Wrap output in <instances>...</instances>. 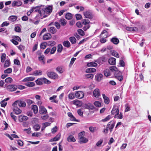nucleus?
<instances>
[{"mask_svg": "<svg viewBox=\"0 0 151 151\" xmlns=\"http://www.w3.org/2000/svg\"><path fill=\"white\" fill-rule=\"evenodd\" d=\"M73 104L77 106H81L82 104V102L77 100H75L72 101Z\"/></svg>", "mask_w": 151, "mask_h": 151, "instance_id": "nucleus-16", "label": "nucleus"}, {"mask_svg": "<svg viewBox=\"0 0 151 151\" xmlns=\"http://www.w3.org/2000/svg\"><path fill=\"white\" fill-rule=\"evenodd\" d=\"M57 96H56L54 95L52 96L50 98V100L51 101V102H54L55 103H57L58 101L55 100Z\"/></svg>", "mask_w": 151, "mask_h": 151, "instance_id": "nucleus-40", "label": "nucleus"}, {"mask_svg": "<svg viewBox=\"0 0 151 151\" xmlns=\"http://www.w3.org/2000/svg\"><path fill=\"white\" fill-rule=\"evenodd\" d=\"M102 96L105 103L106 104H108L109 102V98L106 96L104 94H102Z\"/></svg>", "mask_w": 151, "mask_h": 151, "instance_id": "nucleus-24", "label": "nucleus"}, {"mask_svg": "<svg viewBox=\"0 0 151 151\" xmlns=\"http://www.w3.org/2000/svg\"><path fill=\"white\" fill-rule=\"evenodd\" d=\"M47 112V110L44 106H41L40 107L39 113L40 114H45Z\"/></svg>", "mask_w": 151, "mask_h": 151, "instance_id": "nucleus-11", "label": "nucleus"}, {"mask_svg": "<svg viewBox=\"0 0 151 151\" xmlns=\"http://www.w3.org/2000/svg\"><path fill=\"white\" fill-rule=\"evenodd\" d=\"M32 109L33 110L34 113L35 114H37L38 111V109L37 106L36 105H32Z\"/></svg>", "mask_w": 151, "mask_h": 151, "instance_id": "nucleus-26", "label": "nucleus"}, {"mask_svg": "<svg viewBox=\"0 0 151 151\" xmlns=\"http://www.w3.org/2000/svg\"><path fill=\"white\" fill-rule=\"evenodd\" d=\"M61 25L63 26L65 25L66 24V21L64 19L62 18L59 21Z\"/></svg>", "mask_w": 151, "mask_h": 151, "instance_id": "nucleus-42", "label": "nucleus"}, {"mask_svg": "<svg viewBox=\"0 0 151 151\" xmlns=\"http://www.w3.org/2000/svg\"><path fill=\"white\" fill-rule=\"evenodd\" d=\"M47 75L49 77L54 79H57L58 77V74L53 72H47Z\"/></svg>", "mask_w": 151, "mask_h": 151, "instance_id": "nucleus-3", "label": "nucleus"}, {"mask_svg": "<svg viewBox=\"0 0 151 151\" xmlns=\"http://www.w3.org/2000/svg\"><path fill=\"white\" fill-rule=\"evenodd\" d=\"M115 78L120 81H121L123 79V77L122 76H119L118 75L115 74Z\"/></svg>", "mask_w": 151, "mask_h": 151, "instance_id": "nucleus-52", "label": "nucleus"}, {"mask_svg": "<svg viewBox=\"0 0 151 151\" xmlns=\"http://www.w3.org/2000/svg\"><path fill=\"white\" fill-rule=\"evenodd\" d=\"M96 69L93 68H89L87 69L86 70V73H94L96 71Z\"/></svg>", "mask_w": 151, "mask_h": 151, "instance_id": "nucleus-27", "label": "nucleus"}, {"mask_svg": "<svg viewBox=\"0 0 151 151\" xmlns=\"http://www.w3.org/2000/svg\"><path fill=\"white\" fill-rule=\"evenodd\" d=\"M12 69L11 68H9L4 71V73H5L9 74L12 73Z\"/></svg>", "mask_w": 151, "mask_h": 151, "instance_id": "nucleus-51", "label": "nucleus"}, {"mask_svg": "<svg viewBox=\"0 0 151 151\" xmlns=\"http://www.w3.org/2000/svg\"><path fill=\"white\" fill-rule=\"evenodd\" d=\"M36 84L38 85H40L43 84L42 78H38L36 81Z\"/></svg>", "mask_w": 151, "mask_h": 151, "instance_id": "nucleus-31", "label": "nucleus"}, {"mask_svg": "<svg viewBox=\"0 0 151 151\" xmlns=\"http://www.w3.org/2000/svg\"><path fill=\"white\" fill-rule=\"evenodd\" d=\"M39 60L42 62V63L43 64H45V61L44 60L45 59V57L44 55L41 56L39 57Z\"/></svg>", "mask_w": 151, "mask_h": 151, "instance_id": "nucleus-50", "label": "nucleus"}, {"mask_svg": "<svg viewBox=\"0 0 151 151\" xmlns=\"http://www.w3.org/2000/svg\"><path fill=\"white\" fill-rule=\"evenodd\" d=\"M6 58V55L5 53H2L1 58V62L2 63L4 62Z\"/></svg>", "mask_w": 151, "mask_h": 151, "instance_id": "nucleus-48", "label": "nucleus"}, {"mask_svg": "<svg viewBox=\"0 0 151 151\" xmlns=\"http://www.w3.org/2000/svg\"><path fill=\"white\" fill-rule=\"evenodd\" d=\"M48 32L52 34H55L57 32V30L53 27H50L47 28Z\"/></svg>", "mask_w": 151, "mask_h": 151, "instance_id": "nucleus-13", "label": "nucleus"}, {"mask_svg": "<svg viewBox=\"0 0 151 151\" xmlns=\"http://www.w3.org/2000/svg\"><path fill=\"white\" fill-rule=\"evenodd\" d=\"M42 81H43V84L44 83H46V84H49L50 83V81L46 79L45 78H42Z\"/></svg>", "mask_w": 151, "mask_h": 151, "instance_id": "nucleus-60", "label": "nucleus"}, {"mask_svg": "<svg viewBox=\"0 0 151 151\" xmlns=\"http://www.w3.org/2000/svg\"><path fill=\"white\" fill-rule=\"evenodd\" d=\"M13 110L17 114H19L22 112V110L17 108H13Z\"/></svg>", "mask_w": 151, "mask_h": 151, "instance_id": "nucleus-30", "label": "nucleus"}, {"mask_svg": "<svg viewBox=\"0 0 151 151\" xmlns=\"http://www.w3.org/2000/svg\"><path fill=\"white\" fill-rule=\"evenodd\" d=\"M69 40L72 44H74L76 43V40L74 37H70Z\"/></svg>", "mask_w": 151, "mask_h": 151, "instance_id": "nucleus-41", "label": "nucleus"}, {"mask_svg": "<svg viewBox=\"0 0 151 151\" xmlns=\"http://www.w3.org/2000/svg\"><path fill=\"white\" fill-rule=\"evenodd\" d=\"M51 37V35L50 33H48L44 35L43 39L44 40H47L50 39Z\"/></svg>", "mask_w": 151, "mask_h": 151, "instance_id": "nucleus-19", "label": "nucleus"}, {"mask_svg": "<svg viewBox=\"0 0 151 151\" xmlns=\"http://www.w3.org/2000/svg\"><path fill=\"white\" fill-rule=\"evenodd\" d=\"M65 17L68 19H70L72 18V14L70 13H67L65 15Z\"/></svg>", "mask_w": 151, "mask_h": 151, "instance_id": "nucleus-57", "label": "nucleus"}, {"mask_svg": "<svg viewBox=\"0 0 151 151\" xmlns=\"http://www.w3.org/2000/svg\"><path fill=\"white\" fill-rule=\"evenodd\" d=\"M114 122L113 121H111L108 123L107 126L106 128H109L111 131L114 127Z\"/></svg>", "mask_w": 151, "mask_h": 151, "instance_id": "nucleus-12", "label": "nucleus"}, {"mask_svg": "<svg viewBox=\"0 0 151 151\" xmlns=\"http://www.w3.org/2000/svg\"><path fill=\"white\" fill-rule=\"evenodd\" d=\"M1 106L2 107H4L6 106L7 104V102L4 100L2 101L1 103Z\"/></svg>", "mask_w": 151, "mask_h": 151, "instance_id": "nucleus-62", "label": "nucleus"}, {"mask_svg": "<svg viewBox=\"0 0 151 151\" xmlns=\"http://www.w3.org/2000/svg\"><path fill=\"white\" fill-rule=\"evenodd\" d=\"M40 126L38 124L35 125L33 127V128L36 131L39 130L40 129Z\"/></svg>", "mask_w": 151, "mask_h": 151, "instance_id": "nucleus-54", "label": "nucleus"}, {"mask_svg": "<svg viewBox=\"0 0 151 151\" xmlns=\"http://www.w3.org/2000/svg\"><path fill=\"white\" fill-rule=\"evenodd\" d=\"M10 64L9 60H6L5 62L4 67L5 68H7L9 67Z\"/></svg>", "mask_w": 151, "mask_h": 151, "instance_id": "nucleus-44", "label": "nucleus"}, {"mask_svg": "<svg viewBox=\"0 0 151 151\" xmlns=\"http://www.w3.org/2000/svg\"><path fill=\"white\" fill-rule=\"evenodd\" d=\"M108 35L107 31L106 30H104L100 35V37L101 38H105L108 37Z\"/></svg>", "mask_w": 151, "mask_h": 151, "instance_id": "nucleus-17", "label": "nucleus"}, {"mask_svg": "<svg viewBox=\"0 0 151 151\" xmlns=\"http://www.w3.org/2000/svg\"><path fill=\"white\" fill-rule=\"evenodd\" d=\"M25 85L27 86L31 87L35 86V83L33 82H29L26 83Z\"/></svg>", "mask_w": 151, "mask_h": 151, "instance_id": "nucleus-37", "label": "nucleus"}, {"mask_svg": "<svg viewBox=\"0 0 151 151\" xmlns=\"http://www.w3.org/2000/svg\"><path fill=\"white\" fill-rule=\"evenodd\" d=\"M118 111H119V108L116 106H114L112 109L111 111V114H116L117 112Z\"/></svg>", "mask_w": 151, "mask_h": 151, "instance_id": "nucleus-28", "label": "nucleus"}, {"mask_svg": "<svg viewBox=\"0 0 151 151\" xmlns=\"http://www.w3.org/2000/svg\"><path fill=\"white\" fill-rule=\"evenodd\" d=\"M75 95L76 98L81 99L83 97L84 94L82 91H76Z\"/></svg>", "mask_w": 151, "mask_h": 151, "instance_id": "nucleus-4", "label": "nucleus"}, {"mask_svg": "<svg viewBox=\"0 0 151 151\" xmlns=\"http://www.w3.org/2000/svg\"><path fill=\"white\" fill-rule=\"evenodd\" d=\"M116 59L113 58H111L108 60V62L109 64L114 65L116 63Z\"/></svg>", "mask_w": 151, "mask_h": 151, "instance_id": "nucleus-20", "label": "nucleus"}, {"mask_svg": "<svg viewBox=\"0 0 151 151\" xmlns=\"http://www.w3.org/2000/svg\"><path fill=\"white\" fill-rule=\"evenodd\" d=\"M111 72H117L118 71L117 68L114 66H111L109 68Z\"/></svg>", "mask_w": 151, "mask_h": 151, "instance_id": "nucleus-39", "label": "nucleus"}, {"mask_svg": "<svg viewBox=\"0 0 151 151\" xmlns=\"http://www.w3.org/2000/svg\"><path fill=\"white\" fill-rule=\"evenodd\" d=\"M42 72L40 70H36L33 72L32 75L37 76L41 75L42 74Z\"/></svg>", "mask_w": 151, "mask_h": 151, "instance_id": "nucleus-22", "label": "nucleus"}, {"mask_svg": "<svg viewBox=\"0 0 151 151\" xmlns=\"http://www.w3.org/2000/svg\"><path fill=\"white\" fill-rule=\"evenodd\" d=\"M111 41L115 44H117L119 42V40L116 38L114 37L111 39Z\"/></svg>", "mask_w": 151, "mask_h": 151, "instance_id": "nucleus-33", "label": "nucleus"}, {"mask_svg": "<svg viewBox=\"0 0 151 151\" xmlns=\"http://www.w3.org/2000/svg\"><path fill=\"white\" fill-rule=\"evenodd\" d=\"M26 101L29 105H30L34 103L33 101L29 99H27Z\"/></svg>", "mask_w": 151, "mask_h": 151, "instance_id": "nucleus-61", "label": "nucleus"}, {"mask_svg": "<svg viewBox=\"0 0 151 151\" xmlns=\"http://www.w3.org/2000/svg\"><path fill=\"white\" fill-rule=\"evenodd\" d=\"M61 136V134L60 133H58L55 137L54 138V141H57L58 140L60 137Z\"/></svg>", "mask_w": 151, "mask_h": 151, "instance_id": "nucleus-53", "label": "nucleus"}, {"mask_svg": "<svg viewBox=\"0 0 151 151\" xmlns=\"http://www.w3.org/2000/svg\"><path fill=\"white\" fill-rule=\"evenodd\" d=\"M68 116L70 117V120L72 121H77L75 118L73 116L71 113L68 112Z\"/></svg>", "mask_w": 151, "mask_h": 151, "instance_id": "nucleus-32", "label": "nucleus"}, {"mask_svg": "<svg viewBox=\"0 0 151 151\" xmlns=\"http://www.w3.org/2000/svg\"><path fill=\"white\" fill-rule=\"evenodd\" d=\"M100 94V90L98 88H96L93 91V96L96 98H98Z\"/></svg>", "mask_w": 151, "mask_h": 151, "instance_id": "nucleus-7", "label": "nucleus"}, {"mask_svg": "<svg viewBox=\"0 0 151 151\" xmlns=\"http://www.w3.org/2000/svg\"><path fill=\"white\" fill-rule=\"evenodd\" d=\"M28 119V117L23 115H21L18 117V120L19 122L26 121Z\"/></svg>", "mask_w": 151, "mask_h": 151, "instance_id": "nucleus-8", "label": "nucleus"}, {"mask_svg": "<svg viewBox=\"0 0 151 151\" xmlns=\"http://www.w3.org/2000/svg\"><path fill=\"white\" fill-rule=\"evenodd\" d=\"M94 107L93 106L90 104H86L85 107V109L89 110H93L94 109Z\"/></svg>", "mask_w": 151, "mask_h": 151, "instance_id": "nucleus-21", "label": "nucleus"}, {"mask_svg": "<svg viewBox=\"0 0 151 151\" xmlns=\"http://www.w3.org/2000/svg\"><path fill=\"white\" fill-rule=\"evenodd\" d=\"M94 104L96 107H101V103L99 101H96L94 103Z\"/></svg>", "mask_w": 151, "mask_h": 151, "instance_id": "nucleus-58", "label": "nucleus"}, {"mask_svg": "<svg viewBox=\"0 0 151 151\" xmlns=\"http://www.w3.org/2000/svg\"><path fill=\"white\" fill-rule=\"evenodd\" d=\"M47 45V44L46 42H45L42 43L40 45V48L42 49H44L46 47Z\"/></svg>", "mask_w": 151, "mask_h": 151, "instance_id": "nucleus-45", "label": "nucleus"}, {"mask_svg": "<svg viewBox=\"0 0 151 151\" xmlns=\"http://www.w3.org/2000/svg\"><path fill=\"white\" fill-rule=\"evenodd\" d=\"M16 102L18 103V106L20 107H24L26 106V104L25 101H22L17 100Z\"/></svg>", "mask_w": 151, "mask_h": 151, "instance_id": "nucleus-14", "label": "nucleus"}, {"mask_svg": "<svg viewBox=\"0 0 151 151\" xmlns=\"http://www.w3.org/2000/svg\"><path fill=\"white\" fill-rule=\"evenodd\" d=\"M111 53L112 55L116 58H119V54L116 51L112 50L111 51Z\"/></svg>", "mask_w": 151, "mask_h": 151, "instance_id": "nucleus-43", "label": "nucleus"}, {"mask_svg": "<svg viewBox=\"0 0 151 151\" xmlns=\"http://www.w3.org/2000/svg\"><path fill=\"white\" fill-rule=\"evenodd\" d=\"M56 70L60 73H62L64 71L63 67L61 66L57 67L56 68Z\"/></svg>", "mask_w": 151, "mask_h": 151, "instance_id": "nucleus-29", "label": "nucleus"}, {"mask_svg": "<svg viewBox=\"0 0 151 151\" xmlns=\"http://www.w3.org/2000/svg\"><path fill=\"white\" fill-rule=\"evenodd\" d=\"M22 4V2L19 0L14 1L12 4V5L13 7L15 6H21Z\"/></svg>", "mask_w": 151, "mask_h": 151, "instance_id": "nucleus-9", "label": "nucleus"}, {"mask_svg": "<svg viewBox=\"0 0 151 151\" xmlns=\"http://www.w3.org/2000/svg\"><path fill=\"white\" fill-rule=\"evenodd\" d=\"M67 140L69 142H74L76 140L74 137L73 136L70 135L68 137Z\"/></svg>", "mask_w": 151, "mask_h": 151, "instance_id": "nucleus-34", "label": "nucleus"}, {"mask_svg": "<svg viewBox=\"0 0 151 151\" xmlns=\"http://www.w3.org/2000/svg\"><path fill=\"white\" fill-rule=\"evenodd\" d=\"M126 29L129 31H137L138 30L137 28L135 27H126Z\"/></svg>", "mask_w": 151, "mask_h": 151, "instance_id": "nucleus-25", "label": "nucleus"}, {"mask_svg": "<svg viewBox=\"0 0 151 151\" xmlns=\"http://www.w3.org/2000/svg\"><path fill=\"white\" fill-rule=\"evenodd\" d=\"M42 8H43L42 10L43 13L42 14L43 17L41 18V19L46 17L51 12L52 10V6H50L45 7L44 6L42 5Z\"/></svg>", "mask_w": 151, "mask_h": 151, "instance_id": "nucleus-1", "label": "nucleus"}, {"mask_svg": "<svg viewBox=\"0 0 151 151\" xmlns=\"http://www.w3.org/2000/svg\"><path fill=\"white\" fill-rule=\"evenodd\" d=\"M35 78L34 77H27L24 78L22 81L23 82H26L27 81H32L35 80Z\"/></svg>", "mask_w": 151, "mask_h": 151, "instance_id": "nucleus-18", "label": "nucleus"}, {"mask_svg": "<svg viewBox=\"0 0 151 151\" xmlns=\"http://www.w3.org/2000/svg\"><path fill=\"white\" fill-rule=\"evenodd\" d=\"M84 76L86 79H92L93 77V75L91 74H88L85 75Z\"/></svg>", "mask_w": 151, "mask_h": 151, "instance_id": "nucleus-36", "label": "nucleus"}, {"mask_svg": "<svg viewBox=\"0 0 151 151\" xmlns=\"http://www.w3.org/2000/svg\"><path fill=\"white\" fill-rule=\"evenodd\" d=\"M63 49V46L61 45H59L58 46L57 51L59 52H61Z\"/></svg>", "mask_w": 151, "mask_h": 151, "instance_id": "nucleus-56", "label": "nucleus"}, {"mask_svg": "<svg viewBox=\"0 0 151 151\" xmlns=\"http://www.w3.org/2000/svg\"><path fill=\"white\" fill-rule=\"evenodd\" d=\"M35 12H38L40 14V16L42 17V14L43 13L42 5L40 6H37L34 7Z\"/></svg>", "mask_w": 151, "mask_h": 151, "instance_id": "nucleus-2", "label": "nucleus"}, {"mask_svg": "<svg viewBox=\"0 0 151 151\" xmlns=\"http://www.w3.org/2000/svg\"><path fill=\"white\" fill-rule=\"evenodd\" d=\"M81 143H85L87 142L88 140L85 138L83 137L79 139Z\"/></svg>", "mask_w": 151, "mask_h": 151, "instance_id": "nucleus-49", "label": "nucleus"}, {"mask_svg": "<svg viewBox=\"0 0 151 151\" xmlns=\"http://www.w3.org/2000/svg\"><path fill=\"white\" fill-rule=\"evenodd\" d=\"M85 17L87 18L91 19L92 18V15L91 12L88 11H86L83 13Z\"/></svg>", "mask_w": 151, "mask_h": 151, "instance_id": "nucleus-10", "label": "nucleus"}, {"mask_svg": "<svg viewBox=\"0 0 151 151\" xmlns=\"http://www.w3.org/2000/svg\"><path fill=\"white\" fill-rule=\"evenodd\" d=\"M97 64L94 62L89 63L87 64V66L88 67L93 66L96 67L97 66Z\"/></svg>", "mask_w": 151, "mask_h": 151, "instance_id": "nucleus-35", "label": "nucleus"}, {"mask_svg": "<svg viewBox=\"0 0 151 151\" xmlns=\"http://www.w3.org/2000/svg\"><path fill=\"white\" fill-rule=\"evenodd\" d=\"M111 118V116L110 115H108L106 116L105 118L102 120V121L103 122H105L108 121Z\"/></svg>", "mask_w": 151, "mask_h": 151, "instance_id": "nucleus-63", "label": "nucleus"}, {"mask_svg": "<svg viewBox=\"0 0 151 151\" xmlns=\"http://www.w3.org/2000/svg\"><path fill=\"white\" fill-rule=\"evenodd\" d=\"M68 98L70 99H73L75 98L74 93H70L68 95Z\"/></svg>", "mask_w": 151, "mask_h": 151, "instance_id": "nucleus-55", "label": "nucleus"}, {"mask_svg": "<svg viewBox=\"0 0 151 151\" xmlns=\"http://www.w3.org/2000/svg\"><path fill=\"white\" fill-rule=\"evenodd\" d=\"M90 22V21L88 19H84L82 20V24L84 25L88 24Z\"/></svg>", "mask_w": 151, "mask_h": 151, "instance_id": "nucleus-47", "label": "nucleus"}, {"mask_svg": "<svg viewBox=\"0 0 151 151\" xmlns=\"http://www.w3.org/2000/svg\"><path fill=\"white\" fill-rule=\"evenodd\" d=\"M114 117L117 119H121L123 118V116L122 115V114L121 112L119 113V111H118L117 112L116 114H115Z\"/></svg>", "mask_w": 151, "mask_h": 151, "instance_id": "nucleus-15", "label": "nucleus"}, {"mask_svg": "<svg viewBox=\"0 0 151 151\" xmlns=\"http://www.w3.org/2000/svg\"><path fill=\"white\" fill-rule=\"evenodd\" d=\"M17 17L16 16H11L9 18V19L12 22L15 21L17 19Z\"/></svg>", "mask_w": 151, "mask_h": 151, "instance_id": "nucleus-46", "label": "nucleus"}, {"mask_svg": "<svg viewBox=\"0 0 151 151\" xmlns=\"http://www.w3.org/2000/svg\"><path fill=\"white\" fill-rule=\"evenodd\" d=\"M78 34L81 35L83 36L84 35V32L82 29H78Z\"/></svg>", "mask_w": 151, "mask_h": 151, "instance_id": "nucleus-64", "label": "nucleus"}, {"mask_svg": "<svg viewBox=\"0 0 151 151\" xmlns=\"http://www.w3.org/2000/svg\"><path fill=\"white\" fill-rule=\"evenodd\" d=\"M95 78L97 81L100 82L103 78V75L101 73H97L95 76Z\"/></svg>", "mask_w": 151, "mask_h": 151, "instance_id": "nucleus-6", "label": "nucleus"}, {"mask_svg": "<svg viewBox=\"0 0 151 151\" xmlns=\"http://www.w3.org/2000/svg\"><path fill=\"white\" fill-rule=\"evenodd\" d=\"M12 79L10 77H8L6 78L5 80V81L7 83H10L12 81Z\"/></svg>", "mask_w": 151, "mask_h": 151, "instance_id": "nucleus-59", "label": "nucleus"}, {"mask_svg": "<svg viewBox=\"0 0 151 151\" xmlns=\"http://www.w3.org/2000/svg\"><path fill=\"white\" fill-rule=\"evenodd\" d=\"M17 88V86L15 85H8L7 88V90L9 91H15Z\"/></svg>", "mask_w": 151, "mask_h": 151, "instance_id": "nucleus-5", "label": "nucleus"}, {"mask_svg": "<svg viewBox=\"0 0 151 151\" xmlns=\"http://www.w3.org/2000/svg\"><path fill=\"white\" fill-rule=\"evenodd\" d=\"M104 75L106 76H109L111 75V72L110 69H106L104 71Z\"/></svg>", "mask_w": 151, "mask_h": 151, "instance_id": "nucleus-23", "label": "nucleus"}, {"mask_svg": "<svg viewBox=\"0 0 151 151\" xmlns=\"http://www.w3.org/2000/svg\"><path fill=\"white\" fill-rule=\"evenodd\" d=\"M63 45L67 47H69L70 45V43L68 41H64L63 42Z\"/></svg>", "mask_w": 151, "mask_h": 151, "instance_id": "nucleus-38", "label": "nucleus"}]
</instances>
